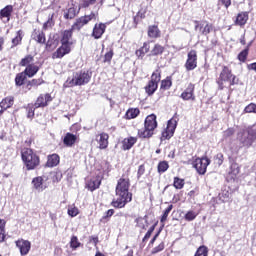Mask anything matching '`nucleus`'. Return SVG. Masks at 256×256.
<instances>
[{
	"label": "nucleus",
	"mask_w": 256,
	"mask_h": 256,
	"mask_svg": "<svg viewBox=\"0 0 256 256\" xmlns=\"http://www.w3.org/2000/svg\"><path fill=\"white\" fill-rule=\"evenodd\" d=\"M21 159L26 167V171H34L41 165V157L31 148L21 149Z\"/></svg>",
	"instance_id": "3"
},
{
	"label": "nucleus",
	"mask_w": 256,
	"mask_h": 256,
	"mask_svg": "<svg viewBox=\"0 0 256 256\" xmlns=\"http://www.w3.org/2000/svg\"><path fill=\"white\" fill-rule=\"evenodd\" d=\"M51 101H53V97L49 93L40 94L34 103V107L36 109H44V107L49 106Z\"/></svg>",
	"instance_id": "15"
},
{
	"label": "nucleus",
	"mask_w": 256,
	"mask_h": 256,
	"mask_svg": "<svg viewBox=\"0 0 256 256\" xmlns=\"http://www.w3.org/2000/svg\"><path fill=\"white\" fill-rule=\"evenodd\" d=\"M114 55H115V51H113V48H110L109 51H107L103 56V63H107L108 65H111V61H113Z\"/></svg>",
	"instance_id": "39"
},
{
	"label": "nucleus",
	"mask_w": 256,
	"mask_h": 256,
	"mask_svg": "<svg viewBox=\"0 0 256 256\" xmlns=\"http://www.w3.org/2000/svg\"><path fill=\"white\" fill-rule=\"evenodd\" d=\"M15 105V97L14 96H7L3 98L0 102V107H3L6 111L7 109H11Z\"/></svg>",
	"instance_id": "30"
},
{
	"label": "nucleus",
	"mask_w": 256,
	"mask_h": 256,
	"mask_svg": "<svg viewBox=\"0 0 256 256\" xmlns=\"http://www.w3.org/2000/svg\"><path fill=\"white\" fill-rule=\"evenodd\" d=\"M161 82V68L156 69L150 76V80L144 87V91L148 97H153L159 89V83Z\"/></svg>",
	"instance_id": "7"
},
{
	"label": "nucleus",
	"mask_w": 256,
	"mask_h": 256,
	"mask_svg": "<svg viewBox=\"0 0 256 256\" xmlns=\"http://www.w3.org/2000/svg\"><path fill=\"white\" fill-rule=\"evenodd\" d=\"M177 121L179 118L174 116L167 122V127L162 131L160 141H169L175 135V129H177Z\"/></svg>",
	"instance_id": "8"
},
{
	"label": "nucleus",
	"mask_w": 256,
	"mask_h": 256,
	"mask_svg": "<svg viewBox=\"0 0 256 256\" xmlns=\"http://www.w3.org/2000/svg\"><path fill=\"white\" fill-rule=\"evenodd\" d=\"M53 15L54 14H52L51 17L48 19V21L43 24L44 31H47L48 27H52L53 25H55V23L53 22Z\"/></svg>",
	"instance_id": "59"
},
{
	"label": "nucleus",
	"mask_w": 256,
	"mask_h": 256,
	"mask_svg": "<svg viewBox=\"0 0 256 256\" xmlns=\"http://www.w3.org/2000/svg\"><path fill=\"white\" fill-rule=\"evenodd\" d=\"M218 1L221 5H223V7H225V9H229V7H231L232 0H218Z\"/></svg>",
	"instance_id": "63"
},
{
	"label": "nucleus",
	"mask_w": 256,
	"mask_h": 256,
	"mask_svg": "<svg viewBox=\"0 0 256 256\" xmlns=\"http://www.w3.org/2000/svg\"><path fill=\"white\" fill-rule=\"evenodd\" d=\"M199 214L193 210H189L185 215H184V219L185 221H195V219H197V216Z\"/></svg>",
	"instance_id": "48"
},
{
	"label": "nucleus",
	"mask_w": 256,
	"mask_h": 256,
	"mask_svg": "<svg viewBox=\"0 0 256 256\" xmlns=\"http://www.w3.org/2000/svg\"><path fill=\"white\" fill-rule=\"evenodd\" d=\"M140 113H141V110H139V108H129L124 115V119H127V120L137 119Z\"/></svg>",
	"instance_id": "31"
},
{
	"label": "nucleus",
	"mask_w": 256,
	"mask_h": 256,
	"mask_svg": "<svg viewBox=\"0 0 256 256\" xmlns=\"http://www.w3.org/2000/svg\"><path fill=\"white\" fill-rule=\"evenodd\" d=\"M136 227H141V229H145V224H143V217H138L135 219Z\"/></svg>",
	"instance_id": "61"
},
{
	"label": "nucleus",
	"mask_w": 256,
	"mask_h": 256,
	"mask_svg": "<svg viewBox=\"0 0 256 256\" xmlns=\"http://www.w3.org/2000/svg\"><path fill=\"white\" fill-rule=\"evenodd\" d=\"M129 173L130 170H127L117 181L115 188L117 199H113L111 202V206L114 207V209H123L127 203L133 201V193L129 192V187H131Z\"/></svg>",
	"instance_id": "1"
},
{
	"label": "nucleus",
	"mask_w": 256,
	"mask_h": 256,
	"mask_svg": "<svg viewBox=\"0 0 256 256\" xmlns=\"http://www.w3.org/2000/svg\"><path fill=\"white\" fill-rule=\"evenodd\" d=\"M247 133L250 139L256 140V128L250 127L247 129Z\"/></svg>",
	"instance_id": "58"
},
{
	"label": "nucleus",
	"mask_w": 256,
	"mask_h": 256,
	"mask_svg": "<svg viewBox=\"0 0 256 256\" xmlns=\"http://www.w3.org/2000/svg\"><path fill=\"white\" fill-rule=\"evenodd\" d=\"M192 165L199 175H205L207 167L211 165V160L207 156H203L202 158H196Z\"/></svg>",
	"instance_id": "12"
},
{
	"label": "nucleus",
	"mask_w": 256,
	"mask_h": 256,
	"mask_svg": "<svg viewBox=\"0 0 256 256\" xmlns=\"http://www.w3.org/2000/svg\"><path fill=\"white\" fill-rule=\"evenodd\" d=\"M197 60V50H190L187 54V59L184 64L186 71H194V69H197Z\"/></svg>",
	"instance_id": "13"
},
{
	"label": "nucleus",
	"mask_w": 256,
	"mask_h": 256,
	"mask_svg": "<svg viewBox=\"0 0 256 256\" xmlns=\"http://www.w3.org/2000/svg\"><path fill=\"white\" fill-rule=\"evenodd\" d=\"M195 24V31H198L200 35H203L204 37H207L209 33H212V31L215 30V26L212 23H209L207 20L204 21H198L194 20Z\"/></svg>",
	"instance_id": "10"
},
{
	"label": "nucleus",
	"mask_w": 256,
	"mask_h": 256,
	"mask_svg": "<svg viewBox=\"0 0 256 256\" xmlns=\"http://www.w3.org/2000/svg\"><path fill=\"white\" fill-rule=\"evenodd\" d=\"M27 81V74L24 72H20L16 74L15 77V85L16 87H23L25 85V82Z\"/></svg>",
	"instance_id": "33"
},
{
	"label": "nucleus",
	"mask_w": 256,
	"mask_h": 256,
	"mask_svg": "<svg viewBox=\"0 0 256 256\" xmlns=\"http://www.w3.org/2000/svg\"><path fill=\"white\" fill-rule=\"evenodd\" d=\"M173 87V76H167L160 80V91H169Z\"/></svg>",
	"instance_id": "29"
},
{
	"label": "nucleus",
	"mask_w": 256,
	"mask_h": 256,
	"mask_svg": "<svg viewBox=\"0 0 256 256\" xmlns=\"http://www.w3.org/2000/svg\"><path fill=\"white\" fill-rule=\"evenodd\" d=\"M139 136H128L122 140V146L121 149L122 151H130V149H133L135 144H137Z\"/></svg>",
	"instance_id": "19"
},
{
	"label": "nucleus",
	"mask_w": 256,
	"mask_h": 256,
	"mask_svg": "<svg viewBox=\"0 0 256 256\" xmlns=\"http://www.w3.org/2000/svg\"><path fill=\"white\" fill-rule=\"evenodd\" d=\"M77 141H79V136L71 132H67L63 138V144L65 147H73Z\"/></svg>",
	"instance_id": "25"
},
{
	"label": "nucleus",
	"mask_w": 256,
	"mask_h": 256,
	"mask_svg": "<svg viewBox=\"0 0 256 256\" xmlns=\"http://www.w3.org/2000/svg\"><path fill=\"white\" fill-rule=\"evenodd\" d=\"M105 31H107V25L105 23H96L93 27L91 37L101 39L105 35Z\"/></svg>",
	"instance_id": "18"
},
{
	"label": "nucleus",
	"mask_w": 256,
	"mask_h": 256,
	"mask_svg": "<svg viewBox=\"0 0 256 256\" xmlns=\"http://www.w3.org/2000/svg\"><path fill=\"white\" fill-rule=\"evenodd\" d=\"M31 39H33V41H35L39 45H45L46 51H49V49H51V42H47V36L45 35L43 30L35 28L32 31Z\"/></svg>",
	"instance_id": "11"
},
{
	"label": "nucleus",
	"mask_w": 256,
	"mask_h": 256,
	"mask_svg": "<svg viewBox=\"0 0 256 256\" xmlns=\"http://www.w3.org/2000/svg\"><path fill=\"white\" fill-rule=\"evenodd\" d=\"M165 250V242H161L156 247H154L151 251V255H157V253H161V251Z\"/></svg>",
	"instance_id": "51"
},
{
	"label": "nucleus",
	"mask_w": 256,
	"mask_h": 256,
	"mask_svg": "<svg viewBox=\"0 0 256 256\" xmlns=\"http://www.w3.org/2000/svg\"><path fill=\"white\" fill-rule=\"evenodd\" d=\"M89 243H93L95 246L99 243V236H90Z\"/></svg>",
	"instance_id": "64"
},
{
	"label": "nucleus",
	"mask_w": 256,
	"mask_h": 256,
	"mask_svg": "<svg viewBox=\"0 0 256 256\" xmlns=\"http://www.w3.org/2000/svg\"><path fill=\"white\" fill-rule=\"evenodd\" d=\"M23 37H24L23 30H18L16 32V36L12 39L11 48L13 49V47H17L18 45H21V43L23 42Z\"/></svg>",
	"instance_id": "35"
},
{
	"label": "nucleus",
	"mask_w": 256,
	"mask_h": 256,
	"mask_svg": "<svg viewBox=\"0 0 256 256\" xmlns=\"http://www.w3.org/2000/svg\"><path fill=\"white\" fill-rule=\"evenodd\" d=\"M240 143L242 147H247V149H249V147H252L253 143H255V140H253L252 138H250L249 135H247V136H242L240 138Z\"/></svg>",
	"instance_id": "37"
},
{
	"label": "nucleus",
	"mask_w": 256,
	"mask_h": 256,
	"mask_svg": "<svg viewBox=\"0 0 256 256\" xmlns=\"http://www.w3.org/2000/svg\"><path fill=\"white\" fill-rule=\"evenodd\" d=\"M165 53V46L160 43H155L150 50L148 57H161Z\"/></svg>",
	"instance_id": "27"
},
{
	"label": "nucleus",
	"mask_w": 256,
	"mask_h": 256,
	"mask_svg": "<svg viewBox=\"0 0 256 256\" xmlns=\"http://www.w3.org/2000/svg\"><path fill=\"white\" fill-rule=\"evenodd\" d=\"M157 126V115H148L144 121V129H139L137 132L138 139H151V137L155 135V129H157Z\"/></svg>",
	"instance_id": "4"
},
{
	"label": "nucleus",
	"mask_w": 256,
	"mask_h": 256,
	"mask_svg": "<svg viewBox=\"0 0 256 256\" xmlns=\"http://www.w3.org/2000/svg\"><path fill=\"white\" fill-rule=\"evenodd\" d=\"M180 98L182 101H196L197 96H195V84L190 82L180 94Z\"/></svg>",
	"instance_id": "14"
},
{
	"label": "nucleus",
	"mask_w": 256,
	"mask_h": 256,
	"mask_svg": "<svg viewBox=\"0 0 256 256\" xmlns=\"http://www.w3.org/2000/svg\"><path fill=\"white\" fill-rule=\"evenodd\" d=\"M214 161L218 167H221V165H223V161H225V156H223V153H218L214 156Z\"/></svg>",
	"instance_id": "53"
},
{
	"label": "nucleus",
	"mask_w": 256,
	"mask_h": 256,
	"mask_svg": "<svg viewBox=\"0 0 256 256\" xmlns=\"http://www.w3.org/2000/svg\"><path fill=\"white\" fill-rule=\"evenodd\" d=\"M147 53H151L150 42H144L143 45L135 51V55L138 59H143Z\"/></svg>",
	"instance_id": "26"
},
{
	"label": "nucleus",
	"mask_w": 256,
	"mask_h": 256,
	"mask_svg": "<svg viewBox=\"0 0 256 256\" xmlns=\"http://www.w3.org/2000/svg\"><path fill=\"white\" fill-rule=\"evenodd\" d=\"M147 11H148L147 6H141L136 15L137 17H139V19H145V17H147Z\"/></svg>",
	"instance_id": "52"
},
{
	"label": "nucleus",
	"mask_w": 256,
	"mask_h": 256,
	"mask_svg": "<svg viewBox=\"0 0 256 256\" xmlns=\"http://www.w3.org/2000/svg\"><path fill=\"white\" fill-rule=\"evenodd\" d=\"M101 181V176H92L91 178L86 180L85 188L93 193V191H97V189L101 187Z\"/></svg>",
	"instance_id": "16"
},
{
	"label": "nucleus",
	"mask_w": 256,
	"mask_h": 256,
	"mask_svg": "<svg viewBox=\"0 0 256 256\" xmlns=\"http://www.w3.org/2000/svg\"><path fill=\"white\" fill-rule=\"evenodd\" d=\"M59 163H61V156H59L57 153H53L47 156L45 167L53 169V167H57Z\"/></svg>",
	"instance_id": "21"
},
{
	"label": "nucleus",
	"mask_w": 256,
	"mask_h": 256,
	"mask_svg": "<svg viewBox=\"0 0 256 256\" xmlns=\"http://www.w3.org/2000/svg\"><path fill=\"white\" fill-rule=\"evenodd\" d=\"M241 173V168L239 167V164L237 162H234L230 166V175H234V177H237V175Z\"/></svg>",
	"instance_id": "46"
},
{
	"label": "nucleus",
	"mask_w": 256,
	"mask_h": 256,
	"mask_svg": "<svg viewBox=\"0 0 256 256\" xmlns=\"http://www.w3.org/2000/svg\"><path fill=\"white\" fill-rule=\"evenodd\" d=\"M157 223L153 224L148 231L146 232L145 236L142 239V243L143 245H145V243H147V241H149V239H151V235H153V231H155V228L157 227Z\"/></svg>",
	"instance_id": "41"
},
{
	"label": "nucleus",
	"mask_w": 256,
	"mask_h": 256,
	"mask_svg": "<svg viewBox=\"0 0 256 256\" xmlns=\"http://www.w3.org/2000/svg\"><path fill=\"white\" fill-rule=\"evenodd\" d=\"M96 141L98 143V148L103 150L109 147V135L106 132H101L96 136Z\"/></svg>",
	"instance_id": "22"
},
{
	"label": "nucleus",
	"mask_w": 256,
	"mask_h": 256,
	"mask_svg": "<svg viewBox=\"0 0 256 256\" xmlns=\"http://www.w3.org/2000/svg\"><path fill=\"white\" fill-rule=\"evenodd\" d=\"M97 0H82L79 4V9H89L91 5H95Z\"/></svg>",
	"instance_id": "45"
},
{
	"label": "nucleus",
	"mask_w": 256,
	"mask_h": 256,
	"mask_svg": "<svg viewBox=\"0 0 256 256\" xmlns=\"http://www.w3.org/2000/svg\"><path fill=\"white\" fill-rule=\"evenodd\" d=\"M32 87H39V85H43L45 83V80L43 78H38V79H32L30 80Z\"/></svg>",
	"instance_id": "57"
},
{
	"label": "nucleus",
	"mask_w": 256,
	"mask_h": 256,
	"mask_svg": "<svg viewBox=\"0 0 256 256\" xmlns=\"http://www.w3.org/2000/svg\"><path fill=\"white\" fill-rule=\"evenodd\" d=\"M75 17H77V10L75 9V7L69 8L64 14L65 19H75Z\"/></svg>",
	"instance_id": "47"
},
{
	"label": "nucleus",
	"mask_w": 256,
	"mask_h": 256,
	"mask_svg": "<svg viewBox=\"0 0 256 256\" xmlns=\"http://www.w3.org/2000/svg\"><path fill=\"white\" fill-rule=\"evenodd\" d=\"M6 225L7 221H5V219H0V243H5V240L7 239V232L5 230Z\"/></svg>",
	"instance_id": "34"
},
{
	"label": "nucleus",
	"mask_w": 256,
	"mask_h": 256,
	"mask_svg": "<svg viewBox=\"0 0 256 256\" xmlns=\"http://www.w3.org/2000/svg\"><path fill=\"white\" fill-rule=\"evenodd\" d=\"M31 183H32V188L35 191H38V193H41V192L45 191V189L47 188V185H44L43 176L34 177L32 179Z\"/></svg>",
	"instance_id": "24"
},
{
	"label": "nucleus",
	"mask_w": 256,
	"mask_h": 256,
	"mask_svg": "<svg viewBox=\"0 0 256 256\" xmlns=\"http://www.w3.org/2000/svg\"><path fill=\"white\" fill-rule=\"evenodd\" d=\"M13 16V5H6L4 8L0 10V21H4V23H9L11 21V17Z\"/></svg>",
	"instance_id": "20"
},
{
	"label": "nucleus",
	"mask_w": 256,
	"mask_h": 256,
	"mask_svg": "<svg viewBox=\"0 0 256 256\" xmlns=\"http://www.w3.org/2000/svg\"><path fill=\"white\" fill-rule=\"evenodd\" d=\"M33 61H35V57L31 54L26 55L19 62L20 67H29V65H33Z\"/></svg>",
	"instance_id": "36"
},
{
	"label": "nucleus",
	"mask_w": 256,
	"mask_h": 256,
	"mask_svg": "<svg viewBox=\"0 0 256 256\" xmlns=\"http://www.w3.org/2000/svg\"><path fill=\"white\" fill-rule=\"evenodd\" d=\"M68 215L70 217H77V215H79V208H77L75 206L68 208Z\"/></svg>",
	"instance_id": "56"
},
{
	"label": "nucleus",
	"mask_w": 256,
	"mask_h": 256,
	"mask_svg": "<svg viewBox=\"0 0 256 256\" xmlns=\"http://www.w3.org/2000/svg\"><path fill=\"white\" fill-rule=\"evenodd\" d=\"M247 21H249V12L242 11L237 14L236 19L234 20V25L238 27H245V25H247Z\"/></svg>",
	"instance_id": "23"
},
{
	"label": "nucleus",
	"mask_w": 256,
	"mask_h": 256,
	"mask_svg": "<svg viewBox=\"0 0 256 256\" xmlns=\"http://www.w3.org/2000/svg\"><path fill=\"white\" fill-rule=\"evenodd\" d=\"M158 173H165L167 169H169V162L167 161H160L157 166Z\"/></svg>",
	"instance_id": "49"
},
{
	"label": "nucleus",
	"mask_w": 256,
	"mask_h": 256,
	"mask_svg": "<svg viewBox=\"0 0 256 256\" xmlns=\"http://www.w3.org/2000/svg\"><path fill=\"white\" fill-rule=\"evenodd\" d=\"M173 187L176 189H183V187H185V179L179 178L177 176L174 177Z\"/></svg>",
	"instance_id": "42"
},
{
	"label": "nucleus",
	"mask_w": 256,
	"mask_h": 256,
	"mask_svg": "<svg viewBox=\"0 0 256 256\" xmlns=\"http://www.w3.org/2000/svg\"><path fill=\"white\" fill-rule=\"evenodd\" d=\"M226 81H229L230 87H233V85H239V78L233 74V71L227 66H222V70L216 81L219 91H223V89H225Z\"/></svg>",
	"instance_id": "5"
},
{
	"label": "nucleus",
	"mask_w": 256,
	"mask_h": 256,
	"mask_svg": "<svg viewBox=\"0 0 256 256\" xmlns=\"http://www.w3.org/2000/svg\"><path fill=\"white\" fill-rule=\"evenodd\" d=\"M70 247L73 251H76V249H79V247H81V242H79V238H77V236L71 237Z\"/></svg>",
	"instance_id": "44"
},
{
	"label": "nucleus",
	"mask_w": 256,
	"mask_h": 256,
	"mask_svg": "<svg viewBox=\"0 0 256 256\" xmlns=\"http://www.w3.org/2000/svg\"><path fill=\"white\" fill-rule=\"evenodd\" d=\"M248 57H249V47H245V49L238 54L237 59L238 61H240V63H246Z\"/></svg>",
	"instance_id": "40"
},
{
	"label": "nucleus",
	"mask_w": 256,
	"mask_h": 256,
	"mask_svg": "<svg viewBox=\"0 0 256 256\" xmlns=\"http://www.w3.org/2000/svg\"><path fill=\"white\" fill-rule=\"evenodd\" d=\"M93 77V72L90 70H80L73 75V78H68L66 81V87H81L87 85Z\"/></svg>",
	"instance_id": "6"
},
{
	"label": "nucleus",
	"mask_w": 256,
	"mask_h": 256,
	"mask_svg": "<svg viewBox=\"0 0 256 256\" xmlns=\"http://www.w3.org/2000/svg\"><path fill=\"white\" fill-rule=\"evenodd\" d=\"M244 113H256V104L250 103L244 108Z\"/></svg>",
	"instance_id": "55"
},
{
	"label": "nucleus",
	"mask_w": 256,
	"mask_h": 256,
	"mask_svg": "<svg viewBox=\"0 0 256 256\" xmlns=\"http://www.w3.org/2000/svg\"><path fill=\"white\" fill-rule=\"evenodd\" d=\"M35 109H37L35 107V104H29L27 107V118L28 119H33V117H35Z\"/></svg>",
	"instance_id": "50"
},
{
	"label": "nucleus",
	"mask_w": 256,
	"mask_h": 256,
	"mask_svg": "<svg viewBox=\"0 0 256 256\" xmlns=\"http://www.w3.org/2000/svg\"><path fill=\"white\" fill-rule=\"evenodd\" d=\"M15 243H16V247L19 248L20 255L22 256L29 255V252L31 251V242L29 240L20 238L16 240Z\"/></svg>",
	"instance_id": "17"
},
{
	"label": "nucleus",
	"mask_w": 256,
	"mask_h": 256,
	"mask_svg": "<svg viewBox=\"0 0 256 256\" xmlns=\"http://www.w3.org/2000/svg\"><path fill=\"white\" fill-rule=\"evenodd\" d=\"M147 35L149 39H159L161 37V30L157 25L148 26Z\"/></svg>",
	"instance_id": "28"
},
{
	"label": "nucleus",
	"mask_w": 256,
	"mask_h": 256,
	"mask_svg": "<svg viewBox=\"0 0 256 256\" xmlns=\"http://www.w3.org/2000/svg\"><path fill=\"white\" fill-rule=\"evenodd\" d=\"M194 256H209V248L205 245L200 246Z\"/></svg>",
	"instance_id": "43"
},
{
	"label": "nucleus",
	"mask_w": 256,
	"mask_h": 256,
	"mask_svg": "<svg viewBox=\"0 0 256 256\" xmlns=\"http://www.w3.org/2000/svg\"><path fill=\"white\" fill-rule=\"evenodd\" d=\"M235 135V128H228L223 132V138L229 139V137H233Z\"/></svg>",
	"instance_id": "54"
},
{
	"label": "nucleus",
	"mask_w": 256,
	"mask_h": 256,
	"mask_svg": "<svg viewBox=\"0 0 256 256\" xmlns=\"http://www.w3.org/2000/svg\"><path fill=\"white\" fill-rule=\"evenodd\" d=\"M113 215H115V210L109 209L108 211L105 212L102 219H109V217H113Z\"/></svg>",
	"instance_id": "62"
},
{
	"label": "nucleus",
	"mask_w": 256,
	"mask_h": 256,
	"mask_svg": "<svg viewBox=\"0 0 256 256\" xmlns=\"http://www.w3.org/2000/svg\"><path fill=\"white\" fill-rule=\"evenodd\" d=\"M23 72L26 74L27 77H35V75L39 73V66L35 64H30L25 68Z\"/></svg>",
	"instance_id": "32"
},
{
	"label": "nucleus",
	"mask_w": 256,
	"mask_h": 256,
	"mask_svg": "<svg viewBox=\"0 0 256 256\" xmlns=\"http://www.w3.org/2000/svg\"><path fill=\"white\" fill-rule=\"evenodd\" d=\"M97 17L95 16V12H91L89 15H84L75 20L73 25L71 26L72 30L79 31L85 27V25H89L91 21H95Z\"/></svg>",
	"instance_id": "9"
},
{
	"label": "nucleus",
	"mask_w": 256,
	"mask_h": 256,
	"mask_svg": "<svg viewBox=\"0 0 256 256\" xmlns=\"http://www.w3.org/2000/svg\"><path fill=\"white\" fill-rule=\"evenodd\" d=\"M143 175H145V164H141V165L138 167L137 179H141V177H143Z\"/></svg>",
	"instance_id": "60"
},
{
	"label": "nucleus",
	"mask_w": 256,
	"mask_h": 256,
	"mask_svg": "<svg viewBox=\"0 0 256 256\" xmlns=\"http://www.w3.org/2000/svg\"><path fill=\"white\" fill-rule=\"evenodd\" d=\"M173 211V204H170L163 212L161 218H160V223L162 224V228L165 227V221H167V217H169V213Z\"/></svg>",
	"instance_id": "38"
},
{
	"label": "nucleus",
	"mask_w": 256,
	"mask_h": 256,
	"mask_svg": "<svg viewBox=\"0 0 256 256\" xmlns=\"http://www.w3.org/2000/svg\"><path fill=\"white\" fill-rule=\"evenodd\" d=\"M73 31L75 30L71 27V29L61 32V46L52 54V59H63L65 55H69V53H71V45H73V42H71V39H73Z\"/></svg>",
	"instance_id": "2"
}]
</instances>
